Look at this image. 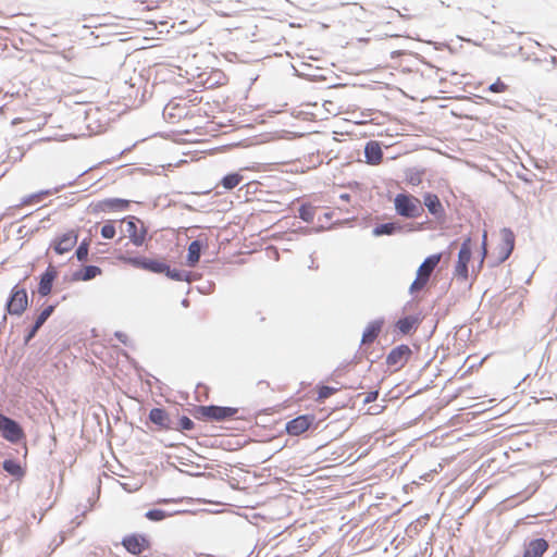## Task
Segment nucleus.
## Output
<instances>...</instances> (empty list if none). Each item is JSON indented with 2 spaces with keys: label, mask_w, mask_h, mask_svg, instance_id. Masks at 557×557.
<instances>
[{
  "label": "nucleus",
  "mask_w": 557,
  "mask_h": 557,
  "mask_svg": "<svg viewBox=\"0 0 557 557\" xmlns=\"http://www.w3.org/2000/svg\"><path fill=\"white\" fill-rule=\"evenodd\" d=\"M120 223V231L123 237L128 238L136 247L145 244L148 230L141 220L134 215H128L122 219Z\"/></svg>",
  "instance_id": "obj_1"
},
{
  "label": "nucleus",
  "mask_w": 557,
  "mask_h": 557,
  "mask_svg": "<svg viewBox=\"0 0 557 557\" xmlns=\"http://www.w3.org/2000/svg\"><path fill=\"white\" fill-rule=\"evenodd\" d=\"M394 206L397 214L407 219L419 218L424 211L421 200L408 193L397 194Z\"/></svg>",
  "instance_id": "obj_2"
},
{
  "label": "nucleus",
  "mask_w": 557,
  "mask_h": 557,
  "mask_svg": "<svg viewBox=\"0 0 557 557\" xmlns=\"http://www.w3.org/2000/svg\"><path fill=\"white\" fill-rule=\"evenodd\" d=\"M442 258V253H435L429 256L422 264L419 267L417 271V277L410 285V292L417 293L424 288V286L428 284L430 276L434 269L438 265Z\"/></svg>",
  "instance_id": "obj_3"
},
{
  "label": "nucleus",
  "mask_w": 557,
  "mask_h": 557,
  "mask_svg": "<svg viewBox=\"0 0 557 557\" xmlns=\"http://www.w3.org/2000/svg\"><path fill=\"white\" fill-rule=\"evenodd\" d=\"M515 248V234L510 228H503L500 231V243L496 246L493 257L495 264L505 262L511 255Z\"/></svg>",
  "instance_id": "obj_4"
},
{
  "label": "nucleus",
  "mask_w": 557,
  "mask_h": 557,
  "mask_svg": "<svg viewBox=\"0 0 557 557\" xmlns=\"http://www.w3.org/2000/svg\"><path fill=\"white\" fill-rule=\"evenodd\" d=\"M28 307V296L24 287L15 285L7 302V311L11 315H22Z\"/></svg>",
  "instance_id": "obj_5"
},
{
  "label": "nucleus",
  "mask_w": 557,
  "mask_h": 557,
  "mask_svg": "<svg viewBox=\"0 0 557 557\" xmlns=\"http://www.w3.org/2000/svg\"><path fill=\"white\" fill-rule=\"evenodd\" d=\"M412 350L408 345L401 344L393 348L386 356L385 362L392 371L396 372L403 369L409 361Z\"/></svg>",
  "instance_id": "obj_6"
},
{
  "label": "nucleus",
  "mask_w": 557,
  "mask_h": 557,
  "mask_svg": "<svg viewBox=\"0 0 557 557\" xmlns=\"http://www.w3.org/2000/svg\"><path fill=\"white\" fill-rule=\"evenodd\" d=\"M121 259L134 268L152 273H163V271L168 270V264L163 260L159 259H150L144 257H123Z\"/></svg>",
  "instance_id": "obj_7"
},
{
  "label": "nucleus",
  "mask_w": 557,
  "mask_h": 557,
  "mask_svg": "<svg viewBox=\"0 0 557 557\" xmlns=\"http://www.w3.org/2000/svg\"><path fill=\"white\" fill-rule=\"evenodd\" d=\"M472 250H471V238H466L460 247L458 253V260L455 265V275L458 278L467 281L469 277L468 264L471 260Z\"/></svg>",
  "instance_id": "obj_8"
},
{
  "label": "nucleus",
  "mask_w": 557,
  "mask_h": 557,
  "mask_svg": "<svg viewBox=\"0 0 557 557\" xmlns=\"http://www.w3.org/2000/svg\"><path fill=\"white\" fill-rule=\"evenodd\" d=\"M198 412L206 420L224 421L235 417L238 409L233 407L201 406L198 408Z\"/></svg>",
  "instance_id": "obj_9"
},
{
  "label": "nucleus",
  "mask_w": 557,
  "mask_h": 557,
  "mask_svg": "<svg viewBox=\"0 0 557 557\" xmlns=\"http://www.w3.org/2000/svg\"><path fill=\"white\" fill-rule=\"evenodd\" d=\"M0 431L2 436L11 443H17L25 436L21 425L13 419L3 414H0Z\"/></svg>",
  "instance_id": "obj_10"
},
{
  "label": "nucleus",
  "mask_w": 557,
  "mask_h": 557,
  "mask_svg": "<svg viewBox=\"0 0 557 557\" xmlns=\"http://www.w3.org/2000/svg\"><path fill=\"white\" fill-rule=\"evenodd\" d=\"M78 234L76 231L71 230L66 233L55 237L51 243V247L57 255H64L71 251L77 244Z\"/></svg>",
  "instance_id": "obj_11"
},
{
  "label": "nucleus",
  "mask_w": 557,
  "mask_h": 557,
  "mask_svg": "<svg viewBox=\"0 0 557 557\" xmlns=\"http://www.w3.org/2000/svg\"><path fill=\"white\" fill-rule=\"evenodd\" d=\"M122 545L133 555H140L150 548L149 540L141 534H131L123 539Z\"/></svg>",
  "instance_id": "obj_12"
},
{
  "label": "nucleus",
  "mask_w": 557,
  "mask_h": 557,
  "mask_svg": "<svg viewBox=\"0 0 557 557\" xmlns=\"http://www.w3.org/2000/svg\"><path fill=\"white\" fill-rule=\"evenodd\" d=\"M315 418L313 414L299 416L286 424V432L292 436H299L305 433L313 424Z\"/></svg>",
  "instance_id": "obj_13"
},
{
  "label": "nucleus",
  "mask_w": 557,
  "mask_h": 557,
  "mask_svg": "<svg viewBox=\"0 0 557 557\" xmlns=\"http://www.w3.org/2000/svg\"><path fill=\"white\" fill-rule=\"evenodd\" d=\"M58 276V271L53 265H49L40 276L38 293L40 296H48L52 290V285Z\"/></svg>",
  "instance_id": "obj_14"
},
{
  "label": "nucleus",
  "mask_w": 557,
  "mask_h": 557,
  "mask_svg": "<svg viewBox=\"0 0 557 557\" xmlns=\"http://www.w3.org/2000/svg\"><path fill=\"white\" fill-rule=\"evenodd\" d=\"M364 156L369 164H380L383 160V151L380 144L375 140L367 143L364 148Z\"/></svg>",
  "instance_id": "obj_15"
},
{
  "label": "nucleus",
  "mask_w": 557,
  "mask_h": 557,
  "mask_svg": "<svg viewBox=\"0 0 557 557\" xmlns=\"http://www.w3.org/2000/svg\"><path fill=\"white\" fill-rule=\"evenodd\" d=\"M149 420L158 426L159 430H169L171 419L169 413L162 408H153L149 412Z\"/></svg>",
  "instance_id": "obj_16"
},
{
  "label": "nucleus",
  "mask_w": 557,
  "mask_h": 557,
  "mask_svg": "<svg viewBox=\"0 0 557 557\" xmlns=\"http://www.w3.org/2000/svg\"><path fill=\"white\" fill-rule=\"evenodd\" d=\"M423 203L429 212L435 216L444 214V207L435 194L428 193L423 196Z\"/></svg>",
  "instance_id": "obj_17"
},
{
  "label": "nucleus",
  "mask_w": 557,
  "mask_h": 557,
  "mask_svg": "<svg viewBox=\"0 0 557 557\" xmlns=\"http://www.w3.org/2000/svg\"><path fill=\"white\" fill-rule=\"evenodd\" d=\"M548 549V543L544 539H536L530 542L524 550L523 557H542Z\"/></svg>",
  "instance_id": "obj_18"
},
{
  "label": "nucleus",
  "mask_w": 557,
  "mask_h": 557,
  "mask_svg": "<svg viewBox=\"0 0 557 557\" xmlns=\"http://www.w3.org/2000/svg\"><path fill=\"white\" fill-rule=\"evenodd\" d=\"M382 326L383 321L376 320L370 322L363 331L361 343L364 345L372 344L381 333Z\"/></svg>",
  "instance_id": "obj_19"
},
{
  "label": "nucleus",
  "mask_w": 557,
  "mask_h": 557,
  "mask_svg": "<svg viewBox=\"0 0 557 557\" xmlns=\"http://www.w3.org/2000/svg\"><path fill=\"white\" fill-rule=\"evenodd\" d=\"M101 274V269L96 265H87L73 274L75 281H89Z\"/></svg>",
  "instance_id": "obj_20"
},
{
  "label": "nucleus",
  "mask_w": 557,
  "mask_h": 557,
  "mask_svg": "<svg viewBox=\"0 0 557 557\" xmlns=\"http://www.w3.org/2000/svg\"><path fill=\"white\" fill-rule=\"evenodd\" d=\"M201 245L198 240H194L188 246L187 263L195 267L200 259Z\"/></svg>",
  "instance_id": "obj_21"
},
{
  "label": "nucleus",
  "mask_w": 557,
  "mask_h": 557,
  "mask_svg": "<svg viewBox=\"0 0 557 557\" xmlns=\"http://www.w3.org/2000/svg\"><path fill=\"white\" fill-rule=\"evenodd\" d=\"M243 175L239 173H230L221 180L220 184L224 189L231 190L238 186L243 182Z\"/></svg>",
  "instance_id": "obj_22"
},
{
  "label": "nucleus",
  "mask_w": 557,
  "mask_h": 557,
  "mask_svg": "<svg viewBox=\"0 0 557 557\" xmlns=\"http://www.w3.org/2000/svg\"><path fill=\"white\" fill-rule=\"evenodd\" d=\"M3 469L8 473H10L11 475L16 476V478H23L24 474H25L24 469L15 460H11V459L4 460L3 461Z\"/></svg>",
  "instance_id": "obj_23"
},
{
  "label": "nucleus",
  "mask_w": 557,
  "mask_h": 557,
  "mask_svg": "<svg viewBox=\"0 0 557 557\" xmlns=\"http://www.w3.org/2000/svg\"><path fill=\"white\" fill-rule=\"evenodd\" d=\"M414 322L416 320L413 318L406 317L399 319L396 323V326L403 334H408L412 330Z\"/></svg>",
  "instance_id": "obj_24"
},
{
  "label": "nucleus",
  "mask_w": 557,
  "mask_h": 557,
  "mask_svg": "<svg viewBox=\"0 0 557 557\" xmlns=\"http://www.w3.org/2000/svg\"><path fill=\"white\" fill-rule=\"evenodd\" d=\"M314 208L310 205H302L299 208V218L305 222H312L314 220Z\"/></svg>",
  "instance_id": "obj_25"
},
{
  "label": "nucleus",
  "mask_w": 557,
  "mask_h": 557,
  "mask_svg": "<svg viewBox=\"0 0 557 557\" xmlns=\"http://www.w3.org/2000/svg\"><path fill=\"white\" fill-rule=\"evenodd\" d=\"M146 518L151 521H161L168 517H171V512H166L162 509H151L146 512Z\"/></svg>",
  "instance_id": "obj_26"
},
{
  "label": "nucleus",
  "mask_w": 557,
  "mask_h": 557,
  "mask_svg": "<svg viewBox=\"0 0 557 557\" xmlns=\"http://www.w3.org/2000/svg\"><path fill=\"white\" fill-rule=\"evenodd\" d=\"M487 89L493 94H504L509 90V86L498 77Z\"/></svg>",
  "instance_id": "obj_27"
},
{
  "label": "nucleus",
  "mask_w": 557,
  "mask_h": 557,
  "mask_svg": "<svg viewBox=\"0 0 557 557\" xmlns=\"http://www.w3.org/2000/svg\"><path fill=\"white\" fill-rule=\"evenodd\" d=\"M129 201L124 199H111L106 201V206L110 210H125L128 208Z\"/></svg>",
  "instance_id": "obj_28"
},
{
  "label": "nucleus",
  "mask_w": 557,
  "mask_h": 557,
  "mask_svg": "<svg viewBox=\"0 0 557 557\" xmlns=\"http://www.w3.org/2000/svg\"><path fill=\"white\" fill-rule=\"evenodd\" d=\"M396 225L394 223H385V224H381L379 226H376L374 228V234L375 235H391L393 234L395 231H396Z\"/></svg>",
  "instance_id": "obj_29"
},
{
  "label": "nucleus",
  "mask_w": 557,
  "mask_h": 557,
  "mask_svg": "<svg viewBox=\"0 0 557 557\" xmlns=\"http://www.w3.org/2000/svg\"><path fill=\"white\" fill-rule=\"evenodd\" d=\"M55 306L51 305L45 308L39 315L36 319L37 327H41L42 324L47 321V319L52 314L54 311Z\"/></svg>",
  "instance_id": "obj_30"
},
{
  "label": "nucleus",
  "mask_w": 557,
  "mask_h": 557,
  "mask_svg": "<svg viewBox=\"0 0 557 557\" xmlns=\"http://www.w3.org/2000/svg\"><path fill=\"white\" fill-rule=\"evenodd\" d=\"M116 230L112 221L107 222L101 228V236L111 239L115 236Z\"/></svg>",
  "instance_id": "obj_31"
},
{
  "label": "nucleus",
  "mask_w": 557,
  "mask_h": 557,
  "mask_svg": "<svg viewBox=\"0 0 557 557\" xmlns=\"http://www.w3.org/2000/svg\"><path fill=\"white\" fill-rule=\"evenodd\" d=\"M336 388L335 387H331V386H321L319 387L318 389V398L317 400L318 401H323L324 399L329 398L330 396H332L334 393H336Z\"/></svg>",
  "instance_id": "obj_32"
},
{
  "label": "nucleus",
  "mask_w": 557,
  "mask_h": 557,
  "mask_svg": "<svg viewBox=\"0 0 557 557\" xmlns=\"http://www.w3.org/2000/svg\"><path fill=\"white\" fill-rule=\"evenodd\" d=\"M88 250H89V244L86 240L82 242L75 252L77 259L79 261H85L88 256Z\"/></svg>",
  "instance_id": "obj_33"
},
{
  "label": "nucleus",
  "mask_w": 557,
  "mask_h": 557,
  "mask_svg": "<svg viewBox=\"0 0 557 557\" xmlns=\"http://www.w3.org/2000/svg\"><path fill=\"white\" fill-rule=\"evenodd\" d=\"M163 273L171 280L174 281H183L185 280V275L178 270H171L168 265V270L163 271Z\"/></svg>",
  "instance_id": "obj_34"
},
{
  "label": "nucleus",
  "mask_w": 557,
  "mask_h": 557,
  "mask_svg": "<svg viewBox=\"0 0 557 557\" xmlns=\"http://www.w3.org/2000/svg\"><path fill=\"white\" fill-rule=\"evenodd\" d=\"M486 253H487V233L484 232L483 238H482V257H481L480 265L483 264Z\"/></svg>",
  "instance_id": "obj_35"
},
{
  "label": "nucleus",
  "mask_w": 557,
  "mask_h": 557,
  "mask_svg": "<svg viewBox=\"0 0 557 557\" xmlns=\"http://www.w3.org/2000/svg\"><path fill=\"white\" fill-rule=\"evenodd\" d=\"M180 424L184 430H191L194 426V422L188 417H183Z\"/></svg>",
  "instance_id": "obj_36"
},
{
  "label": "nucleus",
  "mask_w": 557,
  "mask_h": 557,
  "mask_svg": "<svg viewBox=\"0 0 557 557\" xmlns=\"http://www.w3.org/2000/svg\"><path fill=\"white\" fill-rule=\"evenodd\" d=\"M377 396H379V392H376V391L375 392H369L366 395L363 401H364V404L372 403V401L376 400Z\"/></svg>",
  "instance_id": "obj_37"
},
{
  "label": "nucleus",
  "mask_w": 557,
  "mask_h": 557,
  "mask_svg": "<svg viewBox=\"0 0 557 557\" xmlns=\"http://www.w3.org/2000/svg\"><path fill=\"white\" fill-rule=\"evenodd\" d=\"M37 201H39V196L33 195V196H29L28 198L24 199L22 203L23 205H30V203L37 202Z\"/></svg>",
  "instance_id": "obj_38"
},
{
  "label": "nucleus",
  "mask_w": 557,
  "mask_h": 557,
  "mask_svg": "<svg viewBox=\"0 0 557 557\" xmlns=\"http://www.w3.org/2000/svg\"><path fill=\"white\" fill-rule=\"evenodd\" d=\"M40 327H37V323L35 322L33 329L30 330L28 336H27V341L30 339L32 337L35 336V334L38 332Z\"/></svg>",
  "instance_id": "obj_39"
}]
</instances>
